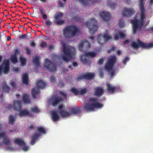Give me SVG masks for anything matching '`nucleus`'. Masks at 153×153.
Here are the masks:
<instances>
[{
  "label": "nucleus",
  "instance_id": "obj_13",
  "mask_svg": "<svg viewBox=\"0 0 153 153\" xmlns=\"http://www.w3.org/2000/svg\"><path fill=\"white\" fill-rule=\"evenodd\" d=\"M22 103L21 100H16L14 102L13 106L11 104L9 105L8 108L10 109L12 107L14 110L20 111L22 109Z\"/></svg>",
  "mask_w": 153,
  "mask_h": 153
},
{
  "label": "nucleus",
  "instance_id": "obj_28",
  "mask_svg": "<svg viewBox=\"0 0 153 153\" xmlns=\"http://www.w3.org/2000/svg\"><path fill=\"white\" fill-rule=\"evenodd\" d=\"M72 114H76L81 113V111L80 108L78 107L76 108H73L70 109Z\"/></svg>",
  "mask_w": 153,
  "mask_h": 153
},
{
  "label": "nucleus",
  "instance_id": "obj_32",
  "mask_svg": "<svg viewBox=\"0 0 153 153\" xmlns=\"http://www.w3.org/2000/svg\"><path fill=\"white\" fill-rule=\"evenodd\" d=\"M14 142L19 146H25V143L21 139H15L14 140Z\"/></svg>",
  "mask_w": 153,
  "mask_h": 153
},
{
  "label": "nucleus",
  "instance_id": "obj_41",
  "mask_svg": "<svg viewBox=\"0 0 153 153\" xmlns=\"http://www.w3.org/2000/svg\"><path fill=\"white\" fill-rule=\"evenodd\" d=\"M37 131H38L39 133H41L43 134H45L46 133L45 129L41 127H38Z\"/></svg>",
  "mask_w": 153,
  "mask_h": 153
},
{
  "label": "nucleus",
  "instance_id": "obj_38",
  "mask_svg": "<svg viewBox=\"0 0 153 153\" xmlns=\"http://www.w3.org/2000/svg\"><path fill=\"white\" fill-rule=\"evenodd\" d=\"M33 62L36 67L39 66L40 65V62L39 61V57H36L34 59Z\"/></svg>",
  "mask_w": 153,
  "mask_h": 153
},
{
  "label": "nucleus",
  "instance_id": "obj_57",
  "mask_svg": "<svg viewBox=\"0 0 153 153\" xmlns=\"http://www.w3.org/2000/svg\"><path fill=\"white\" fill-rule=\"evenodd\" d=\"M104 61V59L103 58H101L100 59L98 62V64L99 65L102 64Z\"/></svg>",
  "mask_w": 153,
  "mask_h": 153
},
{
  "label": "nucleus",
  "instance_id": "obj_61",
  "mask_svg": "<svg viewBox=\"0 0 153 153\" xmlns=\"http://www.w3.org/2000/svg\"><path fill=\"white\" fill-rule=\"evenodd\" d=\"M39 10L40 13L41 14L42 16L43 14H45V12L43 8L42 7L39 9Z\"/></svg>",
  "mask_w": 153,
  "mask_h": 153
},
{
  "label": "nucleus",
  "instance_id": "obj_12",
  "mask_svg": "<svg viewBox=\"0 0 153 153\" xmlns=\"http://www.w3.org/2000/svg\"><path fill=\"white\" fill-rule=\"evenodd\" d=\"M79 46V50L85 52L88 48L91 47V45L89 42L86 40L83 39L80 42Z\"/></svg>",
  "mask_w": 153,
  "mask_h": 153
},
{
  "label": "nucleus",
  "instance_id": "obj_46",
  "mask_svg": "<svg viewBox=\"0 0 153 153\" xmlns=\"http://www.w3.org/2000/svg\"><path fill=\"white\" fill-rule=\"evenodd\" d=\"M27 36H28L27 33L25 34H22L19 37V38L20 39H26L27 40L29 38L27 37Z\"/></svg>",
  "mask_w": 153,
  "mask_h": 153
},
{
  "label": "nucleus",
  "instance_id": "obj_10",
  "mask_svg": "<svg viewBox=\"0 0 153 153\" xmlns=\"http://www.w3.org/2000/svg\"><path fill=\"white\" fill-rule=\"evenodd\" d=\"M135 12V10L133 8L125 7L122 10V14L123 16L126 18H130Z\"/></svg>",
  "mask_w": 153,
  "mask_h": 153
},
{
  "label": "nucleus",
  "instance_id": "obj_56",
  "mask_svg": "<svg viewBox=\"0 0 153 153\" xmlns=\"http://www.w3.org/2000/svg\"><path fill=\"white\" fill-rule=\"evenodd\" d=\"M119 33V34L120 37L121 39L124 38L125 36V34L122 32H120Z\"/></svg>",
  "mask_w": 153,
  "mask_h": 153
},
{
  "label": "nucleus",
  "instance_id": "obj_58",
  "mask_svg": "<svg viewBox=\"0 0 153 153\" xmlns=\"http://www.w3.org/2000/svg\"><path fill=\"white\" fill-rule=\"evenodd\" d=\"M129 58L128 57H126L122 61L123 63L126 65V62L128 61Z\"/></svg>",
  "mask_w": 153,
  "mask_h": 153
},
{
  "label": "nucleus",
  "instance_id": "obj_64",
  "mask_svg": "<svg viewBox=\"0 0 153 153\" xmlns=\"http://www.w3.org/2000/svg\"><path fill=\"white\" fill-rule=\"evenodd\" d=\"M19 53L20 51L18 49H16L15 51L14 55L17 56V54H19Z\"/></svg>",
  "mask_w": 153,
  "mask_h": 153
},
{
  "label": "nucleus",
  "instance_id": "obj_42",
  "mask_svg": "<svg viewBox=\"0 0 153 153\" xmlns=\"http://www.w3.org/2000/svg\"><path fill=\"white\" fill-rule=\"evenodd\" d=\"M59 93L60 95H61L63 97V98H62L64 99H67V94L65 92H64L62 91H59Z\"/></svg>",
  "mask_w": 153,
  "mask_h": 153
},
{
  "label": "nucleus",
  "instance_id": "obj_47",
  "mask_svg": "<svg viewBox=\"0 0 153 153\" xmlns=\"http://www.w3.org/2000/svg\"><path fill=\"white\" fill-rule=\"evenodd\" d=\"M85 79L84 74H82L81 75L78 76V77L76 78V80L79 81L81 80Z\"/></svg>",
  "mask_w": 153,
  "mask_h": 153
},
{
  "label": "nucleus",
  "instance_id": "obj_3",
  "mask_svg": "<svg viewBox=\"0 0 153 153\" xmlns=\"http://www.w3.org/2000/svg\"><path fill=\"white\" fill-rule=\"evenodd\" d=\"M79 28L73 25H68L62 30L64 36L67 39L74 38L79 33Z\"/></svg>",
  "mask_w": 153,
  "mask_h": 153
},
{
  "label": "nucleus",
  "instance_id": "obj_25",
  "mask_svg": "<svg viewBox=\"0 0 153 153\" xmlns=\"http://www.w3.org/2000/svg\"><path fill=\"white\" fill-rule=\"evenodd\" d=\"M29 95L27 94H24L23 95L22 99L24 103L28 104L31 102L30 99Z\"/></svg>",
  "mask_w": 153,
  "mask_h": 153
},
{
  "label": "nucleus",
  "instance_id": "obj_27",
  "mask_svg": "<svg viewBox=\"0 0 153 153\" xmlns=\"http://www.w3.org/2000/svg\"><path fill=\"white\" fill-rule=\"evenodd\" d=\"M40 134H34L32 137L31 140L30 142L31 144L33 145L35 143L36 141L37 140L38 137L40 136Z\"/></svg>",
  "mask_w": 153,
  "mask_h": 153
},
{
  "label": "nucleus",
  "instance_id": "obj_48",
  "mask_svg": "<svg viewBox=\"0 0 153 153\" xmlns=\"http://www.w3.org/2000/svg\"><path fill=\"white\" fill-rule=\"evenodd\" d=\"M47 44L46 42L42 41L40 44V46L42 48H44L47 46Z\"/></svg>",
  "mask_w": 153,
  "mask_h": 153
},
{
  "label": "nucleus",
  "instance_id": "obj_11",
  "mask_svg": "<svg viewBox=\"0 0 153 153\" xmlns=\"http://www.w3.org/2000/svg\"><path fill=\"white\" fill-rule=\"evenodd\" d=\"M79 46V50L85 52L88 48L91 47V45L89 42L86 40L83 39L80 42Z\"/></svg>",
  "mask_w": 153,
  "mask_h": 153
},
{
  "label": "nucleus",
  "instance_id": "obj_59",
  "mask_svg": "<svg viewBox=\"0 0 153 153\" xmlns=\"http://www.w3.org/2000/svg\"><path fill=\"white\" fill-rule=\"evenodd\" d=\"M10 85L13 88H16V83L13 81H12L10 83Z\"/></svg>",
  "mask_w": 153,
  "mask_h": 153
},
{
  "label": "nucleus",
  "instance_id": "obj_37",
  "mask_svg": "<svg viewBox=\"0 0 153 153\" xmlns=\"http://www.w3.org/2000/svg\"><path fill=\"white\" fill-rule=\"evenodd\" d=\"M11 60L13 63H16L18 62L17 56L15 55H11L10 56Z\"/></svg>",
  "mask_w": 153,
  "mask_h": 153
},
{
  "label": "nucleus",
  "instance_id": "obj_60",
  "mask_svg": "<svg viewBox=\"0 0 153 153\" xmlns=\"http://www.w3.org/2000/svg\"><path fill=\"white\" fill-rule=\"evenodd\" d=\"M28 127L30 130H33L36 128V127L34 126L32 124H30L29 126H28Z\"/></svg>",
  "mask_w": 153,
  "mask_h": 153
},
{
  "label": "nucleus",
  "instance_id": "obj_6",
  "mask_svg": "<svg viewBox=\"0 0 153 153\" xmlns=\"http://www.w3.org/2000/svg\"><path fill=\"white\" fill-rule=\"evenodd\" d=\"M97 21L94 18H91L86 22V25L89 29L90 33L93 35L98 30V27L97 24Z\"/></svg>",
  "mask_w": 153,
  "mask_h": 153
},
{
  "label": "nucleus",
  "instance_id": "obj_29",
  "mask_svg": "<svg viewBox=\"0 0 153 153\" xmlns=\"http://www.w3.org/2000/svg\"><path fill=\"white\" fill-rule=\"evenodd\" d=\"M97 41L98 43L101 45H103L105 42V40L103 36L99 34L97 38Z\"/></svg>",
  "mask_w": 153,
  "mask_h": 153
},
{
  "label": "nucleus",
  "instance_id": "obj_43",
  "mask_svg": "<svg viewBox=\"0 0 153 153\" xmlns=\"http://www.w3.org/2000/svg\"><path fill=\"white\" fill-rule=\"evenodd\" d=\"M10 142V139L7 137L3 139V143L6 145H9Z\"/></svg>",
  "mask_w": 153,
  "mask_h": 153
},
{
  "label": "nucleus",
  "instance_id": "obj_45",
  "mask_svg": "<svg viewBox=\"0 0 153 153\" xmlns=\"http://www.w3.org/2000/svg\"><path fill=\"white\" fill-rule=\"evenodd\" d=\"M87 91V90L86 88L82 89L79 91V94L82 95H83L86 93Z\"/></svg>",
  "mask_w": 153,
  "mask_h": 153
},
{
  "label": "nucleus",
  "instance_id": "obj_36",
  "mask_svg": "<svg viewBox=\"0 0 153 153\" xmlns=\"http://www.w3.org/2000/svg\"><path fill=\"white\" fill-rule=\"evenodd\" d=\"M70 91L75 96L79 94V90L75 87L72 88L71 89Z\"/></svg>",
  "mask_w": 153,
  "mask_h": 153
},
{
  "label": "nucleus",
  "instance_id": "obj_33",
  "mask_svg": "<svg viewBox=\"0 0 153 153\" xmlns=\"http://www.w3.org/2000/svg\"><path fill=\"white\" fill-rule=\"evenodd\" d=\"M9 123L10 124L14 125L15 123L16 120L15 117L12 115H10L8 117Z\"/></svg>",
  "mask_w": 153,
  "mask_h": 153
},
{
  "label": "nucleus",
  "instance_id": "obj_63",
  "mask_svg": "<svg viewBox=\"0 0 153 153\" xmlns=\"http://www.w3.org/2000/svg\"><path fill=\"white\" fill-rule=\"evenodd\" d=\"M58 5L60 7H64V4L61 1H59L58 2Z\"/></svg>",
  "mask_w": 153,
  "mask_h": 153
},
{
  "label": "nucleus",
  "instance_id": "obj_14",
  "mask_svg": "<svg viewBox=\"0 0 153 153\" xmlns=\"http://www.w3.org/2000/svg\"><path fill=\"white\" fill-rule=\"evenodd\" d=\"M64 100L62 97H59L57 95H54L52 97L51 99V102L53 106H56L59 103Z\"/></svg>",
  "mask_w": 153,
  "mask_h": 153
},
{
  "label": "nucleus",
  "instance_id": "obj_52",
  "mask_svg": "<svg viewBox=\"0 0 153 153\" xmlns=\"http://www.w3.org/2000/svg\"><path fill=\"white\" fill-rule=\"evenodd\" d=\"M50 81L51 83H54L55 82V78L53 75H51L50 77Z\"/></svg>",
  "mask_w": 153,
  "mask_h": 153
},
{
  "label": "nucleus",
  "instance_id": "obj_4",
  "mask_svg": "<svg viewBox=\"0 0 153 153\" xmlns=\"http://www.w3.org/2000/svg\"><path fill=\"white\" fill-rule=\"evenodd\" d=\"M63 51L64 55L61 57L63 60L66 62L73 58L75 53V49L73 47H67L65 44H62Z\"/></svg>",
  "mask_w": 153,
  "mask_h": 153
},
{
  "label": "nucleus",
  "instance_id": "obj_21",
  "mask_svg": "<svg viewBox=\"0 0 153 153\" xmlns=\"http://www.w3.org/2000/svg\"><path fill=\"white\" fill-rule=\"evenodd\" d=\"M106 89L110 94H113L114 93L116 88L115 86H112L109 83H106Z\"/></svg>",
  "mask_w": 153,
  "mask_h": 153
},
{
  "label": "nucleus",
  "instance_id": "obj_15",
  "mask_svg": "<svg viewBox=\"0 0 153 153\" xmlns=\"http://www.w3.org/2000/svg\"><path fill=\"white\" fill-rule=\"evenodd\" d=\"M63 16V14L61 13H58L55 15L54 18L56 21H54V22L57 25H63L65 23V21L64 20H61L60 19L57 20L62 17Z\"/></svg>",
  "mask_w": 153,
  "mask_h": 153
},
{
  "label": "nucleus",
  "instance_id": "obj_16",
  "mask_svg": "<svg viewBox=\"0 0 153 153\" xmlns=\"http://www.w3.org/2000/svg\"><path fill=\"white\" fill-rule=\"evenodd\" d=\"M99 15L102 19L104 21L108 22L110 20V14L107 12L101 11L99 13Z\"/></svg>",
  "mask_w": 153,
  "mask_h": 153
},
{
  "label": "nucleus",
  "instance_id": "obj_40",
  "mask_svg": "<svg viewBox=\"0 0 153 153\" xmlns=\"http://www.w3.org/2000/svg\"><path fill=\"white\" fill-rule=\"evenodd\" d=\"M20 62L22 66H24L26 65V59L22 57H20Z\"/></svg>",
  "mask_w": 153,
  "mask_h": 153
},
{
  "label": "nucleus",
  "instance_id": "obj_34",
  "mask_svg": "<svg viewBox=\"0 0 153 153\" xmlns=\"http://www.w3.org/2000/svg\"><path fill=\"white\" fill-rule=\"evenodd\" d=\"M108 6L111 9H114L117 7V4L109 1L108 4Z\"/></svg>",
  "mask_w": 153,
  "mask_h": 153
},
{
  "label": "nucleus",
  "instance_id": "obj_44",
  "mask_svg": "<svg viewBox=\"0 0 153 153\" xmlns=\"http://www.w3.org/2000/svg\"><path fill=\"white\" fill-rule=\"evenodd\" d=\"M103 37L105 41L111 39V36L108 35L107 34H106V33L103 36Z\"/></svg>",
  "mask_w": 153,
  "mask_h": 153
},
{
  "label": "nucleus",
  "instance_id": "obj_31",
  "mask_svg": "<svg viewBox=\"0 0 153 153\" xmlns=\"http://www.w3.org/2000/svg\"><path fill=\"white\" fill-rule=\"evenodd\" d=\"M3 89L4 91L9 93L10 91V88L9 86H7L6 82H4L3 84Z\"/></svg>",
  "mask_w": 153,
  "mask_h": 153
},
{
  "label": "nucleus",
  "instance_id": "obj_20",
  "mask_svg": "<svg viewBox=\"0 0 153 153\" xmlns=\"http://www.w3.org/2000/svg\"><path fill=\"white\" fill-rule=\"evenodd\" d=\"M104 93V90L102 88L97 87L95 89L94 95L98 97H101Z\"/></svg>",
  "mask_w": 153,
  "mask_h": 153
},
{
  "label": "nucleus",
  "instance_id": "obj_5",
  "mask_svg": "<svg viewBox=\"0 0 153 153\" xmlns=\"http://www.w3.org/2000/svg\"><path fill=\"white\" fill-rule=\"evenodd\" d=\"M137 43L132 42L131 44V47L134 49H137L140 48L143 49H149L153 47V43H146L140 41L138 39L137 40Z\"/></svg>",
  "mask_w": 153,
  "mask_h": 153
},
{
  "label": "nucleus",
  "instance_id": "obj_55",
  "mask_svg": "<svg viewBox=\"0 0 153 153\" xmlns=\"http://www.w3.org/2000/svg\"><path fill=\"white\" fill-rule=\"evenodd\" d=\"M45 23L46 25L47 26H50L52 24V22H51L50 20H47L46 21Z\"/></svg>",
  "mask_w": 153,
  "mask_h": 153
},
{
  "label": "nucleus",
  "instance_id": "obj_26",
  "mask_svg": "<svg viewBox=\"0 0 153 153\" xmlns=\"http://www.w3.org/2000/svg\"><path fill=\"white\" fill-rule=\"evenodd\" d=\"M22 80L23 84L27 85L29 84L28 82L29 76L27 74H25L23 75Z\"/></svg>",
  "mask_w": 153,
  "mask_h": 153
},
{
  "label": "nucleus",
  "instance_id": "obj_35",
  "mask_svg": "<svg viewBox=\"0 0 153 153\" xmlns=\"http://www.w3.org/2000/svg\"><path fill=\"white\" fill-rule=\"evenodd\" d=\"M97 54V53L94 51L90 52L85 53V56L87 57L90 56L91 57H94L96 56Z\"/></svg>",
  "mask_w": 153,
  "mask_h": 153
},
{
  "label": "nucleus",
  "instance_id": "obj_24",
  "mask_svg": "<svg viewBox=\"0 0 153 153\" xmlns=\"http://www.w3.org/2000/svg\"><path fill=\"white\" fill-rule=\"evenodd\" d=\"M85 79L87 80H91L93 79L95 76L94 73H86L84 74Z\"/></svg>",
  "mask_w": 153,
  "mask_h": 153
},
{
  "label": "nucleus",
  "instance_id": "obj_53",
  "mask_svg": "<svg viewBox=\"0 0 153 153\" xmlns=\"http://www.w3.org/2000/svg\"><path fill=\"white\" fill-rule=\"evenodd\" d=\"M116 47L113 46L111 47V48H110L108 51V53H110L112 51H114L115 49H116Z\"/></svg>",
  "mask_w": 153,
  "mask_h": 153
},
{
  "label": "nucleus",
  "instance_id": "obj_49",
  "mask_svg": "<svg viewBox=\"0 0 153 153\" xmlns=\"http://www.w3.org/2000/svg\"><path fill=\"white\" fill-rule=\"evenodd\" d=\"M73 20L75 22H78L80 20V18L79 15H77L76 16H74L72 18Z\"/></svg>",
  "mask_w": 153,
  "mask_h": 153
},
{
  "label": "nucleus",
  "instance_id": "obj_62",
  "mask_svg": "<svg viewBox=\"0 0 153 153\" xmlns=\"http://www.w3.org/2000/svg\"><path fill=\"white\" fill-rule=\"evenodd\" d=\"M24 146H23L22 148V150L25 152L27 151L28 149V147L27 146H26L25 145Z\"/></svg>",
  "mask_w": 153,
  "mask_h": 153
},
{
  "label": "nucleus",
  "instance_id": "obj_22",
  "mask_svg": "<svg viewBox=\"0 0 153 153\" xmlns=\"http://www.w3.org/2000/svg\"><path fill=\"white\" fill-rule=\"evenodd\" d=\"M52 120L54 122L57 121L59 120L60 117L56 111H53L51 112Z\"/></svg>",
  "mask_w": 153,
  "mask_h": 153
},
{
  "label": "nucleus",
  "instance_id": "obj_8",
  "mask_svg": "<svg viewBox=\"0 0 153 153\" xmlns=\"http://www.w3.org/2000/svg\"><path fill=\"white\" fill-rule=\"evenodd\" d=\"M45 67L47 68L48 70L50 72H55L57 71V66L56 64L52 62L49 59H46L45 60Z\"/></svg>",
  "mask_w": 153,
  "mask_h": 153
},
{
  "label": "nucleus",
  "instance_id": "obj_9",
  "mask_svg": "<svg viewBox=\"0 0 153 153\" xmlns=\"http://www.w3.org/2000/svg\"><path fill=\"white\" fill-rule=\"evenodd\" d=\"M116 62V56H114L111 57L109 59L105 65V69L108 71L112 70L113 68L114 65Z\"/></svg>",
  "mask_w": 153,
  "mask_h": 153
},
{
  "label": "nucleus",
  "instance_id": "obj_51",
  "mask_svg": "<svg viewBox=\"0 0 153 153\" xmlns=\"http://www.w3.org/2000/svg\"><path fill=\"white\" fill-rule=\"evenodd\" d=\"M25 51L27 54L30 55L31 53V50L28 47H26L25 48Z\"/></svg>",
  "mask_w": 153,
  "mask_h": 153
},
{
  "label": "nucleus",
  "instance_id": "obj_18",
  "mask_svg": "<svg viewBox=\"0 0 153 153\" xmlns=\"http://www.w3.org/2000/svg\"><path fill=\"white\" fill-rule=\"evenodd\" d=\"M83 5L87 6L89 4H92L94 3L97 2L98 0H78Z\"/></svg>",
  "mask_w": 153,
  "mask_h": 153
},
{
  "label": "nucleus",
  "instance_id": "obj_23",
  "mask_svg": "<svg viewBox=\"0 0 153 153\" xmlns=\"http://www.w3.org/2000/svg\"><path fill=\"white\" fill-rule=\"evenodd\" d=\"M3 69V72L5 74H7L10 71L9 62L8 61H6L4 65Z\"/></svg>",
  "mask_w": 153,
  "mask_h": 153
},
{
  "label": "nucleus",
  "instance_id": "obj_30",
  "mask_svg": "<svg viewBox=\"0 0 153 153\" xmlns=\"http://www.w3.org/2000/svg\"><path fill=\"white\" fill-rule=\"evenodd\" d=\"M86 56L85 57H82L81 59L83 63L90 65L91 64V61Z\"/></svg>",
  "mask_w": 153,
  "mask_h": 153
},
{
  "label": "nucleus",
  "instance_id": "obj_7",
  "mask_svg": "<svg viewBox=\"0 0 153 153\" xmlns=\"http://www.w3.org/2000/svg\"><path fill=\"white\" fill-rule=\"evenodd\" d=\"M45 84L41 80L38 81L36 84V86L38 88H33L31 90V94L33 98H36V95L40 94V89H42L45 87Z\"/></svg>",
  "mask_w": 153,
  "mask_h": 153
},
{
  "label": "nucleus",
  "instance_id": "obj_54",
  "mask_svg": "<svg viewBox=\"0 0 153 153\" xmlns=\"http://www.w3.org/2000/svg\"><path fill=\"white\" fill-rule=\"evenodd\" d=\"M119 24L120 27L121 28L125 26L124 23L121 19L120 21Z\"/></svg>",
  "mask_w": 153,
  "mask_h": 153
},
{
  "label": "nucleus",
  "instance_id": "obj_1",
  "mask_svg": "<svg viewBox=\"0 0 153 153\" xmlns=\"http://www.w3.org/2000/svg\"><path fill=\"white\" fill-rule=\"evenodd\" d=\"M145 0H138L139 9L140 11L141 17L139 20L136 19H131L130 22L132 24L133 32L134 34L136 33L138 29L140 30L144 25V20L146 18V10L144 7Z\"/></svg>",
  "mask_w": 153,
  "mask_h": 153
},
{
  "label": "nucleus",
  "instance_id": "obj_39",
  "mask_svg": "<svg viewBox=\"0 0 153 153\" xmlns=\"http://www.w3.org/2000/svg\"><path fill=\"white\" fill-rule=\"evenodd\" d=\"M30 110L32 112L35 113H39L40 112V110L36 106L31 108Z\"/></svg>",
  "mask_w": 153,
  "mask_h": 153
},
{
  "label": "nucleus",
  "instance_id": "obj_2",
  "mask_svg": "<svg viewBox=\"0 0 153 153\" xmlns=\"http://www.w3.org/2000/svg\"><path fill=\"white\" fill-rule=\"evenodd\" d=\"M89 101L90 103H86L83 106L84 109L87 112H93L95 111V109H100L102 108L103 105L100 103L98 99L94 97L89 99Z\"/></svg>",
  "mask_w": 153,
  "mask_h": 153
},
{
  "label": "nucleus",
  "instance_id": "obj_17",
  "mask_svg": "<svg viewBox=\"0 0 153 153\" xmlns=\"http://www.w3.org/2000/svg\"><path fill=\"white\" fill-rule=\"evenodd\" d=\"M63 105H59L58 109L59 110V114L61 115L62 117H65L67 116H69L71 114L69 112L66 111V110L65 109H62L63 108Z\"/></svg>",
  "mask_w": 153,
  "mask_h": 153
},
{
  "label": "nucleus",
  "instance_id": "obj_19",
  "mask_svg": "<svg viewBox=\"0 0 153 153\" xmlns=\"http://www.w3.org/2000/svg\"><path fill=\"white\" fill-rule=\"evenodd\" d=\"M19 113L18 114V115L20 117H22L25 116H28L30 117H33V115L32 114L30 113L26 109H22L20 111H18Z\"/></svg>",
  "mask_w": 153,
  "mask_h": 153
},
{
  "label": "nucleus",
  "instance_id": "obj_50",
  "mask_svg": "<svg viewBox=\"0 0 153 153\" xmlns=\"http://www.w3.org/2000/svg\"><path fill=\"white\" fill-rule=\"evenodd\" d=\"M120 37V36L119 33H115L114 35V38L115 40H118Z\"/></svg>",
  "mask_w": 153,
  "mask_h": 153
}]
</instances>
